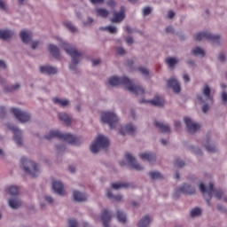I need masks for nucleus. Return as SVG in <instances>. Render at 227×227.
I'll return each instance as SVG.
<instances>
[{
  "label": "nucleus",
  "mask_w": 227,
  "mask_h": 227,
  "mask_svg": "<svg viewBox=\"0 0 227 227\" xmlns=\"http://www.w3.org/2000/svg\"><path fill=\"white\" fill-rule=\"evenodd\" d=\"M138 72H140L142 75H145V77H148V75H150V71H148L146 67H138Z\"/></svg>",
  "instance_id": "nucleus-45"
},
{
  "label": "nucleus",
  "mask_w": 227,
  "mask_h": 227,
  "mask_svg": "<svg viewBox=\"0 0 227 227\" xmlns=\"http://www.w3.org/2000/svg\"><path fill=\"white\" fill-rule=\"evenodd\" d=\"M195 42H201V40H210L213 43H219L221 42V36L214 35L208 31L199 33L193 36Z\"/></svg>",
  "instance_id": "nucleus-7"
},
{
  "label": "nucleus",
  "mask_w": 227,
  "mask_h": 227,
  "mask_svg": "<svg viewBox=\"0 0 227 227\" xmlns=\"http://www.w3.org/2000/svg\"><path fill=\"white\" fill-rule=\"evenodd\" d=\"M222 102L223 104H226V102H227V93H226V91L222 92Z\"/></svg>",
  "instance_id": "nucleus-53"
},
{
  "label": "nucleus",
  "mask_w": 227,
  "mask_h": 227,
  "mask_svg": "<svg viewBox=\"0 0 227 227\" xmlns=\"http://www.w3.org/2000/svg\"><path fill=\"white\" fill-rule=\"evenodd\" d=\"M60 47H62L64 51H66L67 54H68L72 58V61L69 66V68L71 70H76L77 65H79V60L82 57V53L79 52L75 49V47H74L72 44H69L67 43H62L60 44Z\"/></svg>",
  "instance_id": "nucleus-4"
},
{
  "label": "nucleus",
  "mask_w": 227,
  "mask_h": 227,
  "mask_svg": "<svg viewBox=\"0 0 227 227\" xmlns=\"http://www.w3.org/2000/svg\"><path fill=\"white\" fill-rule=\"evenodd\" d=\"M149 176L152 180H162L164 178L160 172H149Z\"/></svg>",
  "instance_id": "nucleus-38"
},
{
  "label": "nucleus",
  "mask_w": 227,
  "mask_h": 227,
  "mask_svg": "<svg viewBox=\"0 0 227 227\" xmlns=\"http://www.w3.org/2000/svg\"><path fill=\"white\" fill-rule=\"evenodd\" d=\"M152 223V218L149 215L144 216L137 223V227H146Z\"/></svg>",
  "instance_id": "nucleus-32"
},
{
  "label": "nucleus",
  "mask_w": 227,
  "mask_h": 227,
  "mask_svg": "<svg viewBox=\"0 0 227 227\" xmlns=\"http://www.w3.org/2000/svg\"><path fill=\"white\" fill-rule=\"evenodd\" d=\"M125 20V7L121 6L120 11H114L113 17L111 18V22L114 24H120Z\"/></svg>",
  "instance_id": "nucleus-12"
},
{
  "label": "nucleus",
  "mask_w": 227,
  "mask_h": 227,
  "mask_svg": "<svg viewBox=\"0 0 227 227\" xmlns=\"http://www.w3.org/2000/svg\"><path fill=\"white\" fill-rule=\"evenodd\" d=\"M105 31H108L111 35H116V33H118V28H116V27L108 26L105 27Z\"/></svg>",
  "instance_id": "nucleus-44"
},
{
  "label": "nucleus",
  "mask_w": 227,
  "mask_h": 227,
  "mask_svg": "<svg viewBox=\"0 0 227 227\" xmlns=\"http://www.w3.org/2000/svg\"><path fill=\"white\" fill-rule=\"evenodd\" d=\"M54 104H57V106H60L61 107H67L68 106L69 102L67 99H60L59 98H53Z\"/></svg>",
  "instance_id": "nucleus-35"
},
{
  "label": "nucleus",
  "mask_w": 227,
  "mask_h": 227,
  "mask_svg": "<svg viewBox=\"0 0 227 227\" xmlns=\"http://www.w3.org/2000/svg\"><path fill=\"white\" fill-rule=\"evenodd\" d=\"M20 164L25 173L29 176H32V178H35L40 175V169L35 161L27 158H22L20 160Z\"/></svg>",
  "instance_id": "nucleus-5"
},
{
  "label": "nucleus",
  "mask_w": 227,
  "mask_h": 227,
  "mask_svg": "<svg viewBox=\"0 0 227 227\" xmlns=\"http://www.w3.org/2000/svg\"><path fill=\"white\" fill-rule=\"evenodd\" d=\"M112 217H113V215L107 209H105L101 213V221L103 223L104 227H109V223H111V218Z\"/></svg>",
  "instance_id": "nucleus-17"
},
{
  "label": "nucleus",
  "mask_w": 227,
  "mask_h": 227,
  "mask_svg": "<svg viewBox=\"0 0 227 227\" xmlns=\"http://www.w3.org/2000/svg\"><path fill=\"white\" fill-rule=\"evenodd\" d=\"M136 133V127H134L132 124H128L121 128V136H132Z\"/></svg>",
  "instance_id": "nucleus-18"
},
{
  "label": "nucleus",
  "mask_w": 227,
  "mask_h": 227,
  "mask_svg": "<svg viewBox=\"0 0 227 227\" xmlns=\"http://www.w3.org/2000/svg\"><path fill=\"white\" fill-rule=\"evenodd\" d=\"M108 83L111 86H120L123 84L126 87V90L134 95H145V88L140 84H134L132 80L129 79L126 76L117 77L114 76L108 79Z\"/></svg>",
  "instance_id": "nucleus-1"
},
{
  "label": "nucleus",
  "mask_w": 227,
  "mask_h": 227,
  "mask_svg": "<svg viewBox=\"0 0 227 227\" xmlns=\"http://www.w3.org/2000/svg\"><path fill=\"white\" fill-rule=\"evenodd\" d=\"M8 192L9 194H11V196H17V194H19V187L10 186L8 189Z\"/></svg>",
  "instance_id": "nucleus-42"
},
{
  "label": "nucleus",
  "mask_w": 227,
  "mask_h": 227,
  "mask_svg": "<svg viewBox=\"0 0 227 227\" xmlns=\"http://www.w3.org/2000/svg\"><path fill=\"white\" fill-rule=\"evenodd\" d=\"M9 207L17 210V208H20V207H22V200L19 198H12L9 200Z\"/></svg>",
  "instance_id": "nucleus-26"
},
{
  "label": "nucleus",
  "mask_w": 227,
  "mask_h": 227,
  "mask_svg": "<svg viewBox=\"0 0 227 227\" xmlns=\"http://www.w3.org/2000/svg\"><path fill=\"white\" fill-rule=\"evenodd\" d=\"M126 160H128L129 166L133 169H136L137 171H143V166H141L139 163H137V161L136 160V158L132 154L127 153Z\"/></svg>",
  "instance_id": "nucleus-14"
},
{
  "label": "nucleus",
  "mask_w": 227,
  "mask_h": 227,
  "mask_svg": "<svg viewBox=\"0 0 227 227\" xmlns=\"http://www.w3.org/2000/svg\"><path fill=\"white\" fill-rule=\"evenodd\" d=\"M106 196L110 200H113V201H121V200L122 198L121 195H114L113 192H110V190L106 191Z\"/></svg>",
  "instance_id": "nucleus-37"
},
{
  "label": "nucleus",
  "mask_w": 227,
  "mask_h": 227,
  "mask_svg": "<svg viewBox=\"0 0 227 227\" xmlns=\"http://www.w3.org/2000/svg\"><path fill=\"white\" fill-rule=\"evenodd\" d=\"M165 63L168 64V68H175V66L178 63V59L176 58L167 57Z\"/></svg>",
  "instance_id": "nucleus-33"
},
{
  "label": "nucleus",
  "mask_w": 227,
  "mask_h": 227,
  "mask_svg": "<svg viewBox=\"0 0 227 227\" xmlns=\"http://www.w3.org/2000/svg\"><path fill=\"white\" fill-rule=\"evenodd\" d=\"M0 10H3L4 12L8 10V7H6V3H4L3 0H0Z\"/></svg>",
  "instance_id": "nucleus-50"
},
{
  "label": "nucleus",
  "mask_w": 227,
  "mask_h": 227,
  "mask_svg": "<svg viewBox=\"0 0 227 227\" xmlns=\"http://www.w3.org/2000/svg\"><path fill=\"white\" fill-rule=\"evenodd\" d=\"M205 148L209 153H215V152H217V148L215 145H210L208 141L205 144Z\"/></svg>",
  "instance_id": "nucleus-40"
},
{
  "label": "nucleus",
  "mask_w": 227,
  "mask_h": 227,
  "mask_svg": "<svg viewBox=\"0 0 227 227\" xmlns=\"http://www.w3.org/2000/svg\"><path fill=\"white\" fill-rule=\"evenodd\" d=\"M192 54L193 56H205V51L200 47H195L192 50Z\"/></svg>",
  "instance_id": "nucleus-39"
},
{
  "label": "nucleus",
  "mask_w": 227,
  "mask_h": 227,
  "mask_svg": "<svg viewBox=\"0 0 227 227\" xmlns=\"http://www.w3.org/2000/svg\"><path fill=\"white\" fill-rule=\"evenodd\" d=\"M5 115L6 110L3 106H0V118H4Z\"/></svg>",
  "instance_id": "nucleus-54"
},
{
  "label": "nucleus",
  "mask_w": 227,
  "mask_h": 227,
  "mask_svg": "<svg viewBox=\"0 0 227 227\" xmlns=\"http://www.w3.org/2000/svg\"><path fill=\"white\" fill-rule=\"evenodd\" d=\"M45 139L51 141L53 137H58V139H62L66 141L69 145H79L82 143V139L81 137H77L72 134H64L59 130H51L47 135H45Z\"/></svg>",
  "instance_id": "nucleus-3"
},
{
  "label": "nucleus",
  "mask_w": 227,
  "mask_h": 227,
  "mask_svg": "<svg viewBox=\"0 0 227 227\" xmlns=\"http://www.w3.org/2000/svg\"><path fill=\"white\" fill-rule=\"evenodd\" d=\"M208 109H209L208 104H207V102L204 103V105H203V106H202V112H203V113H207Z\"/></svg>",
  "instance_id": "nucleus-58"
},
{
  "label": "nucleus",
  "mask_w": 227,
  "mask_h": 227,
  "mask_svg": "<svg viewBox=\"0 0 227 227\" xmlns=\"http://www.w3.org/2000/svg\"><path fill=\"white\" fill-rule=\"evenodd\" d=\"M132 187L130 183L120 182V183H113L111 184V188L118 191L119 189H129Z\"/></svg>",
  "instance_id": "nucleus-25"
},
{
  "label": "nucleus",
  "mask_w": 227,
  "mask_h": 227,
  "mask_svg": "<svg viewBox=\"0 0 227 227\" xmlns=\"http://www.w3.org/2000/svg\"><path fill=\"white\" fill-rule=\"evenodd\" d=\"M212 90L208 87L207 84H205L202 89V95L203 96H197V100L200 104H205L206 102H212Z\"/></svg>",
  "instance_id": "nucleus-10"
},
{
  "label": "nucleus",
  "mask_w": 227,
  "mask_h": 227,
  "mask_svg": "<svg viewBox=\"0 0 227 227\" xmlns=\"http://www.w3.org/2000/svg\"><path fill=\"white\" fill-rule=\"evenodd\" d=\"M192 152L195 155H202L201 149L198 147H193Z\"/></svg>",
  "instance_id": "nucleus-52"
},
{
  "label": "nucleus",
  "mask_w": 227,
  "mask_h": 227,
  "mask_svg": "<svg viewBox=\"0 0 227 227\" xmlns=\"http://www.w3.org/2000/svg\"><path fill=\"white\" fill-rule=\"evenodd\" d=\"M175 165L177 167V168H184L185 166V162H184V160H180V159H177L175 162Z\"/></svg>",
  "instance_id": "nucleus-46"
},
{
  "label": "nucleus",
  "mask_w": 227,
  "mask_h": 227,
  "mask_svg": "<svg viewBox=\"0 0 227 227\" xmlns=\"http://www.w3.org/2000/svg\"><path fill=\"white\" fill-rule=\"evenodd\" d=\"M69 227H77V221L75 220H69Z\"/></svg>",
  "instance_id": "nucleus-57"
},
{
  "label": "nucleus",
  "mask_w": 227,
  "mask_h": 227,
  "mask_svg": "<svg viewBox=\"0 0 227 227\" xmlns=\"http://www.w3.org/2000/svg\"><path fill=\"white\" fill-rule=\"evenodd\" d=\"M126 43H128V45H132V43H134V39L131 36L126 37Z\"/></svg>",
  "instance_id": "nucleus-56"
},
{
  "label": "nucleus",
  "mask_w": 227,
  "mask_h": 227,
  "mask_svg": "<svg viewBox=\"0 0 227 227\" xmlns=\"http://www.w3.org/2000/svg\"><path fill=\"white\" fill-rule=\"evenodd\" d=\"M180 191L182 194L192 195L196 194V189L192 187V185L189 184H184L180 187Z\"/></svg>",
  "instance_id": "nucleus-21"
},
{
  "label": "nucleus",
  "mask_w": 227,
  "mask_h": 227,
  "mask_svg": "<svg viewBox=\"0 0 227 227\" xmlns=\"http://www.w3.org/2000/svg\"><path fill=\"white\" fill-rule=\"evenodd\" d=\"M73 198L74 201H79V202L86 201V194L79 191L74 192Z\"/></svg>",
  "instance_id": "nucleus-29"
},
{
  "label": "nucleus",
  "mask_w": 227,
  "mask_h": 227,
  "mask_svg": "<svg viewBox=\"0 0 227 227\" xmlns=\"http://www.w3.org/2000/svg\"><path fill=\"white\" fill-rule=\"evenodd\" d=\"M9 129L12 131H13V134H14L13 139H14L15 143L19 146H22V130H20L19 128H17L16 126H13V125L9 126Z\"/></svg>",
  "instance_id": "nucleus-13"
},
{
  "label": "nucleus",
  "mask_w": 227,
  "mask_h": 227,
  "mask_svg": "<svg viewBox=\"0 0 227 227\" xmlns=\"http://www.w3.org/2000/svg\"><path fill=\"white\" fill-rule=\"evenodd\" d=\"M65 26L71 31V33H77V27H75L72 22L67 21L65 22Z\"/></svg>",
  "instance_id": "nucleus-41"
},
{
  "label": "nucleus",
  "mask_w": 227,
  "mask_h": 227,
  "mask_svg": "<svg viewBox=\"0 0 227 227\" xmlns=\"http://www.w3.org/2000/svg\"><path fill=\"white\" fill-rule=\"evenodd\" d=\"M184 123L186 125V131L189 134H195L200 129V126L189 117H184Z\"/></svg>",
  "instance_id": "nucleus-11"
},
{
  "label": "nucleus",
  "mask_w": 227,
  "mask_h": 227,
  "mask_svg": "<svg viewBox=\"0 0 227 227\" xmlns=\"http://www.w3.org/2000/svg\"><path fill=\"white\" fill-rule=\"evenodd\" d=\"M154 125L160 132H165L166 134H169L171 132V128L168 124H164L162 122L155 121Z\"/></svg>",
  "instance_id": "nucleus-27"
},
{
  "label": "nucleus",
  "mask_w": 227,
  "mask_h": 227,
  "mask_svg": "<svg viewBox=\"0 0 227 227\" xmlns=\"http://www.w3.org/2000/svg\"><path fill=\"white\" fill-rule=\"evenodd\" d=\"M101 120L104 123H107L110 129H114V123L118 121V116L113 112H105L101 115Z\"/></svg>",
  "instance_id": "nucleus-9"
},
{
  "label": "nucleus",
  "mask_w": 227,
  "mask_h": 227,
  "mask_svg": "<svg viewBox=\"0 0 227 227\" xmlns=\"http://www.w3.org/2000/svg\"><path fill=\"white\" fill-rule=\"evenodd\" d=\"M147 102L155 107H162V106H164V98L159 95H156L153 99H151Z\"/></svg>",
  "instance_id": "nucleus-24"
},
{
  "label": "nucleus",
  "mask_w": 227,
  "mask_h": 227,
  "mask_svg": "<svg viewBox=\"0 0 227 227\" xmlns=\"http://www.w3.org/2000/svg\"><path fill=\"white\" fill-rule=\"evenodd\" d=\"M142 160H147V162L153 163L157 160V156L153 153H142L139 154Z\"/></svg>",
  "instance_id": "nucleus-20"
},
{
  "label": "nucleus",
  "mask_w": 227,
  "mask_h": 227,
  "mask_svg": "<svg viewBox=\"0 0 227 227\" xmlns=\"http://www.w3.org/2000/svg\"><path fill=\"white\" fill-rule=\"evenodd\" d=\"M96 13L98 17H102L103 19H106L109 15V11L104 8H98L97 9Z\"/></svg>",
  "instance_id": "nucleus-34"
},
{
  "label": "nucleus",
  "mask_w": 227,
  "mask_h": 227,
  "mask_svg": "<svg viewBox=\"0 0 227 227\" xmlns=\"http://www.w3.org/2000/svg\"><path fill=\"white\" fill-rule=\"evenodd\" d=\"M59 119L63 121L65 125H72V118L67 113H59Z\"/></svg>",
  "instance_id": "nucleus-28"
},
{
  "label": "nucleus",
  "mask_w": 227,
  "mask_h": 227,
  "mask_svg": "<svg viewBox=\"0 0 227 227\" xmlns=\"http://www.w3.org/2000/svg\"><path fill=\"white\" fill-rule=\"evenodd\" d=\"M11 113L15 116L16 120H19L20 123H27L31 120V114L27 112H24L19 108H11Z\"/></svg>",
  "instance_id": "nucleus-8"
},
{
  "label": "nucleus",
  "mask_w": 227,
  "mask_h": 227,
  "mask_svg": "<svg viewBox=\"0 0 227 227\" xmlns=\"http://www.w3.org/2000/svg\"><path fill=\"white\" fill-rule=\"evenodd\" d=\"M168 86L172 88L174 93H180V83L176 79L171 78L168 81Z\"/></svg>",
  "instance_id": "nucleus-23"
},
{
  "label": "nucleus",
  "mask_w": 227,
  "mask_h": 227,
  "mask_svg": "<svg viewBox=\"0 0 227 227\" xmlns=\"http://www.w3.org/2000/svg\"><path fill=\"white\" fill-rule=\"evenodd\" d=\"M216 208H217V210H219V212H222L223 214L227 213L226 207L223 205H217Z\"/></svg>",
  "instance_id": "nucleus-47"
},
{
  "label": "nucleus",
  "mask_w": 227,
  "mask_h": 227,
  "mask_svg": "<svg viewBox=\"0 0 227 227\" xmlns=\"http://www.w3.org/2000/svg\"><path fill=\"white\" fill-rule=\"evenodd\" d=\"M199 215H201V208L195 207V208L192 209V211H191L192 217H198Z\"/></svg>",
  "instance_id": "nucleus-43"
},
{
  "label": "nucleus",
  "mask_w": 227,
  "mask_h": 227,
  "mask_svg": "<svg viewBox=\"0 0 227 227\" xmlns=\"http://www.w3.org/2000/svg\"><path fill=\"white\" fill-rule=\"evenodd\" d=\"M44 199L48 203H50V205H52V203H54V199H52V197L51 196H45Z\"/></svg>",
  "instance_id": "nucleus-55"
},
{
  "label": "nucleus",
  "mask_w": 227,
  "mask_h": 227,
  "mask_svg": "<svg viewBox=\"0 0 227 227\" xmlns=\"http://www.w3.org/2000/svg\"><path fill=\"white\" fill-rule=\"evenodd\" d=\"M38 45H40V42H38V41H34V42L32 43V49H33V51H35V49H36V47H38Z\"/></svg>",
  "instance_id": "nucleus-59"
},
{
  "label": "nucleus",
  "mask_w": 227,
  "mask_h": 227,
  "mask_svg": "<svg viewBox=\"0 0 227 227\" xmlns=\"http://www.w3.org/2000/svg\"><path fill=\"white\" fill-rule=\"evenodd\" d=\"M109 146V140L107 137L99 135L96 140L90 145V151L92 153H98L99 148H107Z\"/></svg>",
  "instance_id": "nucleus-6"
},
{
  "label": "nucleus",
  "mask_w": 227,
  "mask_h": 227,
  "mask_svg": "<svg viewBox=\"0 0 227 227\" xmlns=\"http://www.w3.org/2000/svg\"><path fill=\"white\" fill-rule=\"evenodd\" d=\"M0 85L4 87V91L5 93H12V91H16L20 88V83H15L11 86H6V80L0 76Z\"/></svg>",
  "instance_id": "nucleus-15"
},
{
  "label": "nucleus",
  "mask_w": 227,
  "mask_h": 227,
  "mask_svg": "<svg viewBox=\"0 0 227 227\" xmlns=\"http://www.w3.org/2000/svg\"><path fill=\"white\" fill-rule=\"evenodd\" d=\"M150 13H152V8L150 7L144 8L143 14L145 17H146V15H150Z\"/></svg>",
  "instance_id": "nucleus-48"
},
{
  "label": "nucleus",
  "mask_w": 227,
  "mask_h": 227,
  "mask_svg": "<svg viewBox=\"0 0 227 227\" xmlns=\"http://www.w3.org/2000/svg\"><path fill=\"white\" fill-rule=\"evenodd\" d=\"M219 60L222 61V62H224L226 61V56L224 55V53H220L219 55Z\"/></svg>",
  "instance_id": "nucleus-60"
},
{
  "label": "nucleus",
  "mask_w": 227,
  "mask_h": 227,
  "mask_svg": "<svg viewBox=\"0 0 227 227\" xmlns=\"http://www.w3.org/2000/svg\"><path fill=\"white\" fill-rule=\"evenodd\" d=\"M13 35H15L13 30L0 29V40H10V38H13Z\"/></svg>",
  "instance_id": "nucleus-22"
},
{
  "label": "nucleus",
  "mask_w": 227,
  "mask_h": 227,
  "mask_svg": "<svg viewBox=\"0 0 227 227\" xmlns=\"http://www.w3.org/2000/svg\"><path fill=\"white\" fill-rule=\"evenodd\" d=\"M166 33H175V28L173 27H167Z\"/></svg>",
  "instance_id": "nucleus-63"
},
{
  "label": "nucleus",
  "mask_w": 227,
  "mask_h": 227,
  "mask_svg": "<svg viewBox=\"0 0 227 227\" xmlns=\"http://www.w3.org/2000/svg\"><path fill=\"white\" fill-rule=\"evenodd\" d=\"M186 63L187 65H190V67H196V63L192 59H188Z\"/></svg>",
  "instance_id": "nucleus-62"
},
{
  "label": "nucleus",
  "mask_w": 227,
  "mask_h": 227,
  "mask_svg": "<svg viewBox=\"0 0 227 227\" xmlns=\"http://www.w3.org/2000/svg\"><path fill=\"white\" fill-rule=\"evenodd\" d=\"M20 36L23 43H29V42H31L32 35L29 32L26 30H22L20 34Z\"/></svg>",
  "instance_id": "nucleus-30"
},
{
  "label": "nucleus",
  "mask_w": 227,
  "mask_h": 227,
  "mask_svg": "<svg viewBox=\"0 0 227 227\" xmlns=\"http://www.w3.org/2000/svg\"><path fill=\"white\" fill-rule=\"evenodd\" d=\"M180 194H182V192L180 191V187H179L174 192L173 196H174L175 200H178V198H180Z\"/></svg>",
  "instance_id": "nucleus-49"
},
{
  "label": "nucleus",
  "mask_w": 227,
  "mask_h": 227,
  "mask_svg": "<svg viewBox=\"0 0 227 227\" xmlns=\"http://www.w3.org/2000/svg\"><path fill=\"white\" fill-rule=\"evenodd\" d=\"M183 79H184V82H189L191 81V78L189 77V74H184L183 75Z\"/></svg>",
  "instance_id": "nucleus-61"
},
{
  "label": "nucleus",
  "mask_w": 227,
  "mask_h": 227,
  "mask_svg": "<svg viewBox=\"0 0 227 227\" xmlns=\"http://www.w3.org/2000/svg\"><path fill=\"white\" fill-rule=\"evenodd\" d=\"M116 215L119 223H127V215H125V213H123V211L117 210Z\"/></svg>",
  "instance_id": "nucleus-36"
},
{
  "label": "nucleus",
  "mask_w": 227,
  "mask_h": 227,
  "mask_svg": "<svg viewBox=\"0 0 227 227\" xmlns=\"http://www.w3.org/2000/svg\"><path fill=\"white\" fill-rule=\"evenodd\" d=\"M48 51L53 56V58H59V48H58V46L54 44H49Z\"/></svg>",
  "instance_id": "nucleus-31"
},
{
  "label": "nucleus",
  "mask_w": 227,
  "mask_h": 227,
  "mask_svg": "<svg viewBox=\"0 0 227 227\" xmlns=\"http://www.w3.org/2000/svg\"><path fill=\"white\" fill-rule=\"evenodd\" d=\"M116 51H117V54H120L121 56L127 54V51H125V49L121 47L117 48Z\"/></svg>",
  "instance_id": "nucleus-51"
},
{
  "label": "nucleus",
  "mask_w": 227,
  "mask_h": 227,
  "mask_svg": "<svg viewBox=\"0 0 227 227\" xmlns=\"http://www.w3.org/2000/svg\"><path fill=\"white\" fill-rule=\"evenodd\" d=\"M125 31L129 34L133 33L132 27H130V26H126Z\"/></svg>",
  "instance_id": "nucleus-64"
},
{
  "label": "nucleus",
  "mask_w": 227,
  "mask_h": 227,
  "mask_svg": "<svg viewBox=\"0 0 227 227\" xmlns=\"http://www.w3.org/2000/svg\"><path fill=\"white\" fill-rule=\"evenodd\" d=\"M199 188L200 192L203 194L205 200L207 202V205H210V200H212L213 194H215L217 200H223L225 203H227V196L221 190H215L214 184L210 183L208 187H205V184L200 183Z\"/></svg>",
  "instance_id": "nucleus-2"
},
{
  "label": "nucleus",
  "mask_w": 227,
  "mask_h": 227,
  "mask_svg": "<svg viewBox=\"0 0 227 227\" xmlns=\"http://www.w3.org/2000/svg\"><path fill=\"white\" fill-rule=\"evenodd\" d=\"M52 189L59 196H65V186L60 181H54L52 183Z\"/></svg>",
  "instance_id": "nucleus-16"
},
{
  "label": "nucleus",
  "mask_w": 227,
  "mask_h": 227,
  "mask_svg": "<svg viewBox=\"0 0 227 227\" xmlns=\"http://www.w3.org/2000/svg\"><path fill=\"white\" fill-rule=\"evenodd\" d=\"M40 72L46 75H54L55 74H58V68L51 66H42L40 67Z\"/></svg>",
  "instance_id": "nucleus-19"
}]
</instances>
